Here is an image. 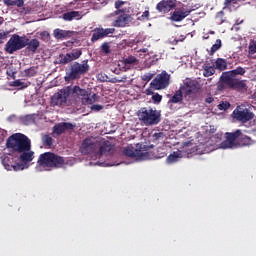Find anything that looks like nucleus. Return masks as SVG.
I'll return each mask as SVG.
<instances>
[{
	"label": "nucleus",
	"mask_w": 256,
	"mask_h": 256,
	"mask_svg": "<svg viewBox=\"0 0 256 256\" xmlns=\"http://www.w3.org/2000/svg\"><path fill=\"white\" fill-rule=\"evenodd\" d=\"M65 165V157L57 155L53 152H45L40 154L36 171H47L48 169H61Z\"/></svg>",
	"instance_id": "obj_1"
},
{
	"label": "nucleus",
	"mask_w": 256,
	"mask_h": 256,
	"mask_svg": "<svg viewBox=\"0 0 256 256\" xmlns=\"http://www.w3.org/2000/svg\"><path fill=\"white\" fill-rule=\"evenodd\" d=\"M6 147L12 153H23L31 151V139L25 134L15 133L6 140Z\"/></svg>",
	"instance_id": "obj_2"
},
{
	"label": "nucleus",
	"mask_w": 256,
	"mask_h": 256,
	"mask_svg": "<svg viewBox=\"0 0 256 256\" xmlns=\"http://www.w3.org/2000/svg\"><path fill=\"white\" fill-rule=\"evenodd\" d=\"M237 70H231L228 72H224L221 76V81L223 85L228 87V89H232L233 91H243V89H247V84L245 80L236 79Z\"/></svg>",
	"instance_id": "obj_3"
},
{
	"label": "nucleus",
	"mask_w": 256,
	"mask_h": 256,
	"mask_svg": "<svg viewBox=\"0 0 256 256\" xmlns=\"http://www.w3.org/2000/svg\"><path fill=\"white\" fill-rule=\"evenodd\" d=\"M138 119L144 125H159L161 113L153 108L143 107L138 111Z\"/></svg>",
	"instance_id": "obj_4"
},
{
	"label": "nucleus",
	"mask_w": 256,
	"mask_h": 256,
	"mask_svg": "<svg viewBox=\"0 0 256 256\" xmlns=\"http://www.w3.org/2000/svg\"><path fill=\"white\" fill-rule=\"evenodd\" d=\"M27 47L25 36H19V34H13L8 42L5 44L4 51L9 55H13L16 51H21Z\"/></svg>",
	"instance_id": "obj_5"
},
{
	"label": "nucleus",
	"mask_w": 256,
	"mask_h": 256,
	"mask_svg": "<svg viewBox=\"0 0 256 256\" xmlns=\"http://www.w3.org/2000/svg\"><path fill=\"white\" fill-rule=\"evenodd\" d=\"M232 117L240 123H249L255 118V114L251 111V107L241 104L234 109Z\"/></svg>",
	"instance_id": "obj_6"
},
{
	"label": "nucleus",
	"mask_w": 256,
	"mask_h": 256,
	"mask_svg": "<svg viewBox=\"0 0 256 256\" xmlns=\"http://www.w3.org/2000/svg\"><path fill=\"white\" fill-rule=\"evenodd\" d=\"M0 160L7 171H23L25 169V166L18 162L19 158L13 156V154H3Z\"/></svg>",
	"instance_id": "obj_7"
},
{
	"label": "nucleus",
	"mask_w": 256,
	"mask_h": 256,
	"mask_svg": "<svg viewBox=\"0 0 256 256\" xmlns=\"http://www.w3.org/2000/svg\"><path fill=\"white\" fill-rule=\"evenodd\" d=\"M89 60H84L82 64L75 62L68 73V79L75 81L81 79V75H85L89 71Z\"/></svg>",
	"instance_id": "obj_8"
},
{
	"label": "nucleus",
	"mask_w": 256,
	"mask_h": 256,
	"mask_svg": "<svg viewBox=\"0 0 256 256\" xmlns=\"http://www.w3.org/2000/svg\"><path fill=\"white\" fill-rule=\"evenodd\" d=\"M72 93L77 95V97H81L83 105H93L97 101V94L91 95V90L83 89L79 86H74Z\"/></svg>",
	"instance_id": "obj_9"
},
{
	"label": "nucleus",
	"mask_w": 256,
	"mask_h": 256,
	"mask_svg": "<svg viewBox=\"0 0 256 256\" xmlns=\"http://www.w3.org/2000/svg\"><path fill=\"white\" fill-rule=\"evenodd\" d=\"M72 93L77 95V97H81L83 105H93L97 101V94L91 95V90L83 89L79 86H74Z\"/></svg>",
	"instance_id": "obj_10"
},
{
	"label": "nucleus",
	"mask_w": 256,
	"mask_h": 256,
	"mask_svg": "<svg viewBox=\"0 0 256 256\" xmlns=\"http://www.w3.org/2000/svg\"><path fill=\"white\" fill-rule=\"evenodd\" d=\"M170 79L171 75H169L166 71H163L151 81L150 86L156 91L167 89V87H169Z\"/></svg>",
	"instance_id": "obj_11"
},
{
	"label": "nucleus",
	"mask_w": 256,
	"mask_h": 256,
	"mask_svg": "<svg viewBox=\"0 0 256 256\" xmlns=\"http://www.w3.org/2000/svg\"><path fill=\"white\" fill-rule=\"evenodd\" d=\"M71 93H73V89H71L70 87L60 90L59 92L55 93L51 97V104L57 107H61V105H65Z\"/></svg>",
	"instance_id": "obj_12"
},
{
	"label": "nucleus",
	"mask_w": 256,
	"mask_h": 256,
	"mask_svg": "<svg viewBox=\"0 0 256 256\" xmlns=\"http://www.w3.org/2000/svg\"><path fill=\"white\" fill-rule=\"evenodd\" d=\"M201 89V84L197 82V80H193L191 78H187L184 81V84L180 87V91H182L185 97L189 95H195Z\"/></svg>",
	"instance_id": "obj_13"
},
{
	"label": "nucleus",
	"mask_w": 256,
	"mask_h": 256,
	"mask_svg": "<svg viewBox=\"0 0 256 256\" xmlns=\"http://www.w3.org/2000/svg\"><path fill=\"white\" fill-rule=\"evenodd\" d=\"M113 15H118V17L112 22V27H127L131 21V15L125 13L123 9L114 11Z\"/></svg>",
	"instance_id": "obj_14"
},
{
	"label": "nucleus",
	"mask_w": 256,
	"mask_h": 256,
	"mask_svg": "<svg viewBox=\"0 0 256 256\" xmlns=\"http://www.w3.org/2000/svg\"><path fill=\"white\" fill-rule=\"evenodd\" d=\"M83 55V51L81 49L74 50L73 52L65 54H60L58 58L59 65H67V63H71L72 61H77L79 57Z\"/></svg>",
	"instance_id": "obj_15"
},
{
	"label": "nucleus",
	"mask_w": 256,
	"mask_h": 256,
	"mask_svg": "<svg viewBox=\"0 0 256 256\" xmlns=\"http://www.w3.org/2000/svg\"><path fill=\"white\" fill-rule=\"evenodd\" d=\"M241 137V130H236L235 132H227L226 140H224L220 146L222 149H231L235 147V141Z\"/></svg>",
	"instance_id": "obj_16"
},
{
	"label": "nucleus",
	"mask_w": 256,
	"mask_h": 256,
	"mask_svg": "<svg viewBox=\"0 0 256 256\" xmlns=\"http://www.w3.org/2000/svg\"><path fill=\"white\" fill-rule=\"evenodd\" d=\"M175 7H177V0H161L156 5V11L162 15H165L169 13V11H173Z\"/></svg>",
	"instance_id": "obj_17"
},
{
	"label": "nucleus",
	"mask_w": 256,
	"mask_h": 256,
	"mask_svg": "<svg viewBox=\"0 0 256 256\" xmlns=\"http://www.w3.org/2000/svg\"><path fill=\"white\" fill-rule=\"evenodd\" d=\"M113 33H115V28H95L93 30L91 41L92 43H95V41L105 39V37H109V35H113Z\"/></svg>",
	"instance_id": "obj_18"
},
{
	"label": "nucleus",
	"mask_w": 256,
	"mask_h": 256,
	"mask_svg": "<svg viewBox=\"0 0 256 256\" xmlns=\"http://www.w3.org/2000/svg\"><path fill=\"white\" fill-rule=\"evenodd\" d=\"M75 129V125L71 122H62L58 123L53 127V133L56 135H63L65 131H73Z\"/></svg>",
	"instance_id": "obj_19"
},
{
	"label": "nucleus",
	"mask_w": 256,
	"mask_h": 256,
	"mask_svg": "<svg viewBox=\"0 0 256 256\" xmlns=\"http://www.w3.org/2000/svg\"><path fill=\"white\" fill-rule=\"evenodd\" d=\"M95 147H97V143L93 142L90 138H86L81 145V152L84 155H89L95 152Z\"/></svg>",
	"instance_id": "obj_20"
},
{
	"label": "nucleus",
	"mask_w": 256,
	"mask_h": 256,
	"mask_svg": "<svg viewBox=\"0 0 256 256\" xmlns=\"http://www.w3.org/2000/svg\"><path fill=\"white\" fill-rule=\"evenodd\" d=\"M53 35H54L55 39L63 41V39H69V37H72L73 32L69 31V30H62V29L56 28L53 31Z\"/></svg>",
	"instance_id": "obj_21"
},
{
	"label": "nucleus",
	"mask_w": 256,
	"mask_h": 256,
	"mask_svg": "<svg viewBox=\"0 0 256 256\" xmlns=\"http://www.w3.org/2000/svg\"><path fill=\"white\" fill-rule=\"evenodd\" d=\"M113 151H115V145L105 141L99 148V155H113Z\"/></svg>",
	"instance_id": "obj_22"
},
{
	"label": "nucleus",
	"mask_w": 256,
	"mask_h": 256,
	"mask_svg": "<svg viewBox=\"0 0 256 256\" xmlns=\"http://www.w3.org/2000/svg\"><path fill=\"white\" fill-rule=\"evenodd\" d=\"M190 14H191V10H187V11L178 10L173 12L170 19L171 21L179 22V21H183L185 17H189Z\"/></svg>",
	"instance_id": "obj_23"
},
{
	"label": "nucleus",
	"mask_w": 256,
	"mask_h": 256,
	"mask_svg": "<svg viewBox=\"0 0 256 256\" xmlns=\"http://www.w3.org/2000/svg\"><path fill=\"white\" fill-rule=\"evenodd\" d=\"M20 156L18 159H20V161L22 163H31V161H33V159H35V152L28 150V151H24V152H19Z\"/></svg>",
	"instance_id": "obj_24"
},
{
	"label": "nucleus",
	"mask_w": 256,
	"mask_h": 256,
	"mask_svg": "<svg viewBox=\"0 0 256 256\" xmlns=\"http://www.w3.org/2000/svg\"><path fill=\"white\" fill-rule=\"evenodd\" d=\"M26 41V47L28 51H31L32 53H35L37 49H39V45H41V42L37 39L29 40V38L25 37Z\"/></svg>",
	"instance_id": "obj_25"
},
{
	"label": "nucleus",
	"mask_w": 256,
	"mask_h": 256,
	"mask_svg": "<svg viewBox=\"0 0 256 256\" xmlns=\"http://www.w3.org/2000/svg\"><path fill=\"white\" fill-rule=\"evenodd\" d=\"M239 143L242 147H250V145L255 144V140H252L251 137L243 135V133H241Z\"/></svg>",
	"instance_id": "obj_26"
},
{
	"label": "nucleus",
	"mask_w": 256,
	"mask_h": 256,
	"mask_svg": "<svg viewBox=\"0 0 256 256\" xmlns=\"http://www.w3.org/2000/svg\"><path fill=\"white\" fill-rule=\"evenodd\" d=\"M182 154L180 151L173 152L166 158V163L168 165H173V163H177L179 159H181Z\"/></svg>",
	"instance_id": "obj_27"
},
{
	"label": "nucleus",
	"mask_w": 256,
	"mask_h": 256,
	"mask_svg": "<svg viewBox=\"0 0 256 256\" xmlns=\"http://www.w3.org/2000/svg\"><path fill=\"white\" fill-rule=\"evenodd\" d=\"M64 21H73V19H77L81 17V13L79 11H71L63 14Z\"/></svg>",
	"instance_id": "obj_28"
},
{
	"label": "nucleus",
	"mask_w": 256,
	"mask_h": 256,
	"mask_svg": "<svg viewBox=\"0 0 256 256\" xmlns=\"http://www.w3.org/2000/svg\"><path fill=\"white\" fill-rule=\"evenodd\" d=\"M215 67L218 71H225L227 69V60L223 58H218L215 61Z\"/></svg>",
	"instance_id": "obj_29"
},
{
	"label": "nucleus",
	"mask_w": 256,
	"mask_h": 256,
	"mask_svg": "<svg viewBox=\"0 0 256 256\" xmlns=\"http://www.w3.org/2000/svg\"><path fill=\"white\" fill-rule=\"evenodd\" d=\"M183 101V91L179 89L175 94L170 98V103H181Z\"/></svg>",
	"instance_id": "obj_30"
},
{
	"label": "nucleus",
	"mask_w": 256,
	"mask_h": 256,
	"mask_svg": "<svg viewBox=\"0 0 256 256\" xmlns=\"http://www.w3.org/2000/svg\"><path fill=\"white\" fill-rule=\"evenodd\" d=\"M222 47L221 39H217L215 44L211 47L209 55H215Z\"/></svg>",
	"instance_id": "obj_31"
},
{
	"label": "nucleus",
	"mask_w": 256,
	"mask_h": 256,
	"mask_svg": "<svg viewBox=\"0 0 256 256\" xmlns=\"http://www.w3.org/2000/svg\"><path fill=\"white\" fill-rule=\"evenodd\" d=\"M139 63V60L135 56H128L124 59V65L127 67L129 65H137Z\"/></svg>",
	"instance_id": "obj_32"
},
{
	"label": "nucleus",
	"mask_w": 256,
	"mask_h": 256,
	"mask_svg": "<svg viewBox=\"0 0 256 256\" xmlns=\"http://www.w3.org/2000/svg\"><path fill=\"white\" fill-rule=\"evenodd\" d=\"M216 23L218 25H223V23H225V12L223 10L216 14Z\"/></svg>",
	"instance_id": "obj_33"
},
{
	"label": "nucleus",
	"mask_w": 256,
	"mask_h": 256,
	"mask_svg": "<svg viewBox=\"0 0 256 256\" xmlns=\"http://www.w3.org/2000/svg\"><path fill=\"white\" fill-rule=\"evenodd\" d=\"M203 75L204 77H211V75H215V68L213 66H205Z\"/></svg>",
	"instance_id": "obj_34"
},
{
	"label": "nucleus",
	"mask_w": 256,
	"mask_h": 256,
	"mask_svg": "<svg viewBox=\"0 0 256 256\" xmlns=\"http://www.w3.org/2000/svg\"><path fill=\"white\" fill-rule=\"evenodd\" d=\"M42 143L45 147H51L53 145V138L46 134L42 136Z\"/></svg>",
	"instance_id": "obj_35"
},
{
	"label": "nucleus",
	"mask_w": 256,
	"mask_h": 256,
	"mask_svg": "<svg viewBox=\"0 0 256 256\" xmlns=\"http://www.w3.org/2000/svg\"><path fill=\"white\" fill-rule=\"evenodd\" d=\"M124 155H126V157H137V154L135 153V150L133 149V147H126L123 150Z\"/></svg>",
	"instance_id": "obj_36"
},
{
	"label": "nucleus",
	"mask_w": 256,
	"mask_h": 256,
	"mask_svg": "<svg viewBox=\"0 0 256 256\" xmlns=\"http://www.w3.org/2000/svg\"><path fill=\"white\" fill-rule=\"evenodd\" d=\"M24 75L25 77H35V75H37V71L35 70V68L30 67L24 70Z\"/></svg>",
	"instance_id": "obj_37"
},
{
	"label": "nucleus",
	"mask_w": 256,
	"mask_h": 256,
	"mask_svg": "<svg viewBox=\"0 0 256 256\" xmlns=\"http://www.w3.org/2000/svg\"><path fill=\"white\" fill-rule=\"evenodd\" d=\"M100 49L105 55H109V53H111V46H109V43L107 42H104Z\"/></svg>",
	"instance_id": "obj_38"
},
{
	"label": "nucleus",
	"mask_w": 256,
	"mask_h": 256,
	"mask_svg": "<svg viewBox=\"0 0 256 256\" xmlns=\"http://www.w3.org/2000/svg\"><path fill=\"white\" fill-rule=\"evenodd\" d=\"M165 134L163 132L154 133L152 135V141L153 143H157V141H161V139H164Z\"/></svg>",
	"instance_id": "obj_39"
},
{
	"label": "nucleus",
	"mask_w": 256,
	"mask_h": 256,
	"mask_svg": "<svg viewBox=\"0 0 256 256\" xmlns=\"http://www.w3.org/2000/svg\"><path fill=\"white\" fill-rule=\"evenodd\" d=\"M229 107H231V103L229 102H221L219 105H218V109L220 111H227V109H229Z\"/></svg>",
	"instance_id": "obj_40"
},
{
	"label": "nucleus",
	"mask_w": 256,
	"mask_h": 256,
	"mask_svg": "<svg viewBox=\"0 0 256 256\" xmlns=\"http://www.w3.org/2000/svg\"><path fill=\"white\" fill-rule=\"evenodd\" d=\"M8 37H9V32H5V31L0 32V45H3V43L7 41Z\"/></svg>",
	"instance_id": "obj_41"
},
{
	"label": "nucleus",
	"mask_w": 256,
	"mask_h": 256,
	"mask_svg": "<svg viewBox=\"0 0 256 256\" xmlns=\"http://www.w3.org/2000/svg\"><path fill=\"white\" fill-rule=\"evenodd\" d=\"M256 53V41L252 40L249 44V54L255 55Z\"/></svg>",
	"instance_id": "obj_42"
},
{
	"label": "nucleus",
	"mask_w": 256,
	"mask_h": 256,
	"mask_svg": "<svg viewBox=\"0 0 256 256\" xmlns=\"http://www.w3.org/2000/svg\"><path fill=\"white\" fill-rule=\"evenodd\" d=\"M40 39L42 41H49L51 39V34H49L47 31L40 32Z\"/></svg>",
	"instance_id": "obj_43"
},
{
	"label": "nucleus",
	"mask_w": 256,
	"mask_h": 256,
	"mask_svg": "<svg viewBox=\"0 0 256 256\" xmlns=\"http://www.w3.org/2000/svg\"><path fill=\"white\" fill-rule=\"evenodd\" d=\"M152 101L153 103H160L161 101H163V96H161V94L156 93L152 96Z\"/></svg>",
	"instance_id": "obj_44"
},
{
	"label": "nucleus",
	"mask_w": 256,
	"mask_h": 256,
	"mask_svg": "<svg viewBox=\"0 0 256 256\" xmlns=\"http://www.w3.org/2000/svg\"><path fill=\"white\" fill-rule=\"evenodd\" d=\"M141 79H142V81H146V83H149V81H151V79H153V74L146 73V74L142 75Z\"/></svg>",
	"instance_id": "obj_45"
},
{
	"label": "nucleus",
	"mask_w": 256,
	"mask_h": 256,
	"mask_svg": "<svg viewBox=\"0 0 256 256\" xmlns=\"http://www.w3.org/2000/svg\"><path fill=\"white\" fill-rule=\"evenodd\" d=\"M91 111L99 112L103 109V105L101 104H94L90 107Z\"/></svg>",
	"instance_id": "obj_46"
},
{
	"label": "nucleus",
	"mask_w": 256,
	"mask_h": 256,
	"mask_svg": "<svg viewBox=\"0 0 256 256\" xmlns=\"http://www.w3.org/2000/svg\"><path fill=\"white\" fill-rule=\"evenodd\" d=\"M25 5V0H14L13 7H23Z\"/></svg>",
	"instance_id": "obj_47"
},
{
	"label": "nucleus",
	"mask_w": 256,
	"mask_h": 256,
	"mask_svg": "<svg viewBox=\"0 0 256 256\" xmlns=\"http://www.w3.org/2000/svg\"><path fill=\"white\" fill-rule=\"evenodd\" d=\"M123 5H125V2H124V1L117 0V1L115 2V9H117V11H119V9H121V7H123Z\"/></svg>",
	"instance_id": "obj_48"
},
{
	"label": "nucleus",
	"mask_w": 256,
	"mask_h": 256,
	"mask_svg": "<svg viewBox=\"0 0 256 256\" xmlns=\"http://www.w3.org/2000/svg\"><path fill=\"white\" fill-rule=\"evenodd\" d=\"M241 0H225L224 1V7H229V5H231V3H233L234 5Z\"/></svg>",
	"instance_id": "obj_49"
},
{
	"label": "nucleus",
	"mask_w": 256,
	"mask_h": 256,
	"mask_svg": "<svg viewBox=\"0 0 256 256\" xmlns=\"http://www.w3.org/2000/svg\"><path fill=\"white\" fill-rule=\"evenodd\" d=\"M236 73L237 75H243L244 73H246L245 68L238 66L236 69Z\"/></svg>",
	"instance_id": "obj_50"
},
{
	"label": "nucleus",
	"mask_w": 256,
	"mask_h": 256,
	"mask_svg": "<svg viewBox=\"0 0 256 256\" xmlns=\"http://www.w3.org/2000/svg\"><path fill=\"white\" fill-rule=\"evenodd\" d=\"M24 121H26V123H33V116L32 115H26L24 117Z\"/></svg>",
	"instance_id": "obj_51"
},
{
	"label": "nucleus",
	"mask_w": 256,
	"mask_h": 256,
	"mask_svg": "<svg viewBox=\"0 0 256 256\" xmlns=\"http://www.w3.org/2000/svg\"><path fill=\"white\" fill-rule=\"evenodd\" d=\"M4 4L7 5V7H13V1L14 0H3Z\"/></svg>",
	"instance_id": "obj_52"
},
{
	"label": "nucleus",
	"mask_w": 256,
	"mask_h": 256,
	"mask_svg": "<svg viewBox=\"0 0 256 256\" xmlns=\"http://www.w3.org/2000/svg\"><path fill=\"white\" fill-rule=\"evenodd\" d=\"M213 101H215V98H213L212 96H208V97L205 99V103H208V104L213 103Z\"/></svg>",
	"instance_id": "obj_53"
},
{
	"label": "nucleus",
	"mask_w": 256,
	"mask_h": 256,
	"mask_svg": "<svg viewBox=\"0 0 256 256\" xmlns=\"http://www.w3.org/2000/svg\"><path fill=\"white\" fill-rule=\"evenodd\" d=\"M140 157H142V159H149V152H141Z\"/></svg>",
	"instance_id": "obj_54"
},
{
	"label": "nucleus",
	"mask_w": 256,
	"mask_h": 256,
	"mask_svg": "<svg viewBox=\"0 0 256 256\" xmlns=\"http://www.w3.org/2000/svg\"><path fill=\"white\" fill-rule=\"evenodd\" d=\"M142 19H149V11L145 10L141 16Z\"/></svg>",
	"instance_id": "obj_55"
},
{
	"label": "nucleus",
	"mask_w": 256,
	"mask_h": 256,
	"mask_svg": "<svg viewBox=\"0 0 256 256\" xmlns=\"http://www.w3.org/2000/svg\"><path fill=\"white\" fill-rule=\"evenodd\" d=\"M166 156H167V153L161 152V153L158 154L156 157H157V159H162V157H166Z\"/></svg>",
	"instance_id": "obj_56"
},
{
	"label": "nucleus",
	"mask_w": 256,
	"mask_h": 256,
	"mask_svg": "<svg viewBox=\"0 0 256 256\" xmlns=\"http://www.w3.org/2000/svg\"><path fill=\"white\" fill-rule=\"evenodd\" d=\"M23 83H21L19 80L14 81V87H21Z\"/></svg>",
	"instance_id": "obj_57"
},
{
	"label": "nucleus",
	"mask_w": 256,
	"mask_h": 256,
	"mask_svg": "<svg viewBox=\"0 0 256 256\" xmlns=\"http://www.w3.org/2000/svg\"><path fill=\"white\" fill-rule=\"evenodd\" d=\"M179 41H185V36H180V38L177 39L176 42L179 43Z\"/></svg>",
	"instance_id": "obj_58"
},
{
	"label": "nucleus",
	"mask_w": 256,
	"mask_h": 256,
	"mask_svg": "<svg viewBox=\"0 0 256 256\" xmlns=\"http://www.w3.org/2000/svg\"><path fill=\"white\" fill-rule=\"evenodd\" d=\"M140 53H147V49H140Z\"/></svg>",
	"instance_id": "obj_59"
},
{
	"label": "nucleus",
	"mask_w": 256,
	"mask_h": 256,
	"mask_svg": "<svg viewBox=\"0 0 256 256\" xmlns=\"http://www.w3.org/2000/svg\"><path fill=\"white\" fill-rule=\"evenodd\" d=\"M3 21H4L3 17H0V25H3Z\"/></svg>",
	"instance_id": "obj_60"
},
{
	"label": "nucleus",
	"mask_w": 256,
	"mask_h": 256,
	"mask_svg": "<svg viewBox=\"0 0 256 256\" xmlns=\"http://www.w3.org/2000/svg\"><path fill=\"white\" fill-rule=\"evenodd\" d=\"M241 23H243V21H240V22L239 20L236 21V25H241Z\"/></svg>",
	"instance_id": "obj_61"
},
{
	"label": "nucleus",
	"mask_w": 256,
	"mask_h": 256,
	"mask_svg": "<svg viewBox=\"0 0 256 256\" xmlns=\"http://www.w3.org/2000/svg\"><path fill=\"white\" fill-rule=\"evenodd\" d=\"M160 151H165L163 148H159L158 149V153L160 152Z\"/></svg>",
	"instance_id": "obj_62"
},
{
	"label": "nucleus",
	"mask_w": 256,
	"mask_h": 256,
	"mask_svg": "<svg viewBox=\"0 0 256 256\" xmlns=\"http://www.w3.org/2000/svg\"><path fill=\"white\" fill-rule=\"evenodd\" d=\"M219 87H221V89H223V84H220Z\"/></svg>",
	"instance_id": "obj_63"
}]
</instances>
